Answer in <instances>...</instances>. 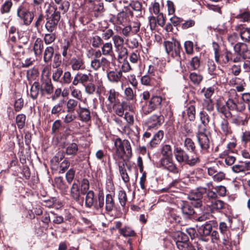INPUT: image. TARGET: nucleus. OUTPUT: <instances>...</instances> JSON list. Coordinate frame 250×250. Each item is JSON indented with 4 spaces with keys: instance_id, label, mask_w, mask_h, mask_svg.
Returning <instances> with one entry per match:
<instances>
[{
    "instance_id": "nucleus-27",
    "label": "nucleus",
    "mask_w": 250,
    "mask_h": 250,
    "mask_svg": "<svg viewBox=\"0 0 250 250\" xmlns=\"http://www.w3.org/2000/svg\"><path fill=\"white\" fill-rule=\"evenodd\" d=\"M114 197V193H109L106 195L105 209L108 212H111L115 207Z\"/></svg>"
},
{
    "instance_id": "nucleus-15",
    "label": "nucleus",
    "mask_w": 250,
    "mask_h": 250,
    "mask_svg": "<svg viewBox=\"0 0 250 250\" xmlns=\"http://www.w3.org/2000/svg\"><path fill=\"white\" fill-rule=\"evenodd\" d=\"M233 48L235 52L242 56L244 59H250V50L246 43H237L234 45Z\"/></svg>"
},
{
    "instance_id": "nucleus-25",
    "label": "nucleus",
    "mask_w": 250,
    "mask_h": 250,
    "mask_svg": "<svg viewBox=\"0 0 250 250\" xmlns=\"http://www.w3.org/2000/svg\"><path fill=\"white\" fill-rule=\"evenodd\" d=\"M79 110H77L80 119L84 122H87L91 119L90 112L86 108L81 107L80 105H79Z\"/></svg>"
},
{
    "instance_id": "nucleus-57",
    "label": "nucleus",
    "mask_w": 250,
    "mask_h": 250,
    "mask_svg": "<svg viewBox=\"0 0 250 250\" xmlns=\"http://www.w3.org/2000/svg\"><path fill=\"white\" fill-rule=\"evenodd\" d=\"M118 53V59H123L126 58L127 55V49L124 46L115 48Z\"/></svg>"
},
{
    "instance_id": "nucleus-8",
    "label": "nucleus",
    "mask_w": 250,
    "mask_h": 250,
    "mask_svg": "<svg viewBox=\"0 0 250 250\" xmlns=\"http://www.w3.org/2000/svg\"><path fill=\"white\" fill-rule=\"evenodd\" d=\"M60 18V12L57 11V7H56L54 13L50 17L46 18V22L45 25L46 29L49 32H53L57 28Z\"/></svg>"
},
{
    "instance_id": "nucleus-32",
    "label": "nucleus",
    "mask_w": 250,
    "mask_h": 250,
    "mask_svg": "<svg viewBox=\"0 0 250 250\" xmlns=\"http://www.w3.org/2000/svg\"><path fill=\"white\" fill-rule=\"evenodd\" d=\"M43 49V43L41 38H38L33 45V50L36 56H40Z\"/></svg>"
},
{
    "instance_id": "nucleus-24",
    "label": "nucleus",
    "mask_w": 250,
    "mask_h": 250,
    "mask_svg": "<svg viewBox=\"0 0 250 250\" xmlns=\"http://www.w3.org/2000/svg\"><path fill=\"white\" fill-rule=\"evenodd\" d=\"M81 191L80 188V186L78 183H74L71 188L70 196L72 199L76 202H78L80 200Z\"/></svg>"
},
{
    "instance_id": "nucleus-14",
    "label": "nucleus",
    "mask_w": 250,
    "mask_h": 250,
    "mask_svg": "<svg viewBox=\"0 0 250 250\" xmlns=\"http://www.w3.org/2000/svg\"><path fill=\"white\" fill-rule=\"evenodd\" d=\"M161 165L166 169L174 173H178L179 169L173 161V157L162 158Z\"/></svg>"
},
{
    "instance_id": "nucleus-51",
    "label": "nucleus",
    "mask_w": 250,
    "mask_h": 250,
    "mask_svg": "<svg viewBox=\"0 0 250 250\" xmlns=\"http://www.w3.org/2000/svg\"><path fill=\"white\" fill-rule=\"evenodd\" d=\"M72 81L71 73L69 71H65L63 73L60 83L62 85H67Z\"/></svg>"
},
{
    "instance_id": "nucleus-62",
    "label": "nucleus",
    "mask_w": 250,
    "mask_h": 250,
    "mask_svg": "<svg viewBox=\"0 0 250 250\" xmlns=\"http://www.w3.org/2000/svg\"><path fill=\"white\" fill-rule=\"evenodd\" d=\"M55 183L57 186L61 190L65 191L67 188V186L66 185L62 177H59L55 179Z\"/></svg>"
},
{
    "instance_id": "nucleus-52",
    "label": "nucleus",
    "mask_w": 250,
    "mask_h": 250,
    "mask_svg": "<svg viewBox=\"0 0 250 250\" xmlns=\"http://www.w3.org/2000/svg\"><path fill=\"white\" fill-rule=\"evenodd\" d=\"M112 41L115 48L124 46V39L119 35H114L112 37Z\"/></svg>"
},
{
    "instance_id": "nucleus-31",
    "label": "nucleus",
    "mask_w": 250,
    "mask_h": 250,
    "mask_svg": "<svg viewBox=\"0 0 250 250\" xmlns=\"http://www.w3.org/2000/svg\"><path fill=\"white\" fill-rule=\"evenodd\" d=\"M217 108L218 111L225 115L226 118L230 116L231 113L229 111L227 101L225 103L222 102L221 101H217Z\"/></svg>"
},
{
    "instance_id": "nucleus-28",
    "label": "nucleus",
    "mask_w": 250,
    "mask_h": 250,
    "mask_svg": "<svg viewBox=\"0 0 250 250\" xmlns=\"http://www.w3.org/2000/svg\"><path fill=\"white\" fill-rule=\"evenodd\" d=\"M199 115L201 124L198 125V130H200V127H202L205 129V130H207V127L209 122V117L204 111H200Z\"/></svg>"
},
{
    "instance_id": "nucleus-2",
    "label": "nucleus",
    "mask_w": 250,
    "mask_h": 250,
    "mask_svg": "<svg viewBox=\"0 0 250 250\" xmlns=\"http://www.w3.org/2000/svg\"><path fill=\"white\" fill-rule=\"evenodd\" d=\"M228 97L227 104L229 110L243 112L245 109V104L241 101L235 90L230 89L228 92Z\"/></svg>"
},
{
    "instance_id": "nucleus-56",
    "label": "nucleus",
    "mask_w": 250,
    "mask_h": 250,
    "mask_svg": "<svg viewBox=\"0 0 250 250\" xmlns=\"http://www.w3.org/2000/svg\"><path fill=\"white\" fill-rule=\"evenodd\" d=\"M118 53V59H123L126 58L127 55V49L124 46L115 48Z\"/></svg>"
},
{
    "instance_id": "nucleus-12",
    "label": "nucleus",
    "mask_w": 250,
    "mask_h": 250,
    "mask_svg": "<svg viewBox=\"0 0 250 250\" xmlns=\"http://www.w3.org/2000/svg\"><path fill=\"white\" fill-rule=\"evenodd\" d=\"M206 130L200 127V130H198L197 137L198 142L202 151H207L209 147L210 143L208 136L205 133Z\"/></svg>"
},
{
    "instance_id": "nucleus-36",
    "label": "nucleus",
    "mask_w": 250,
    "mask_h": 250,
    "mask_svg": "<svg viewBox=\"0 0 250 250\" xmlns=\"http://www.w3.org/2000/svg\"><path fill=\"white\" fill-rule=\"evenodd\" d=\"M78 151V146L75 143L68 144L65 147V153L69 156H76Z\"/></svg>"
},
{
    "instance_id": "nucleus-30",
    "label": "nucleus",
    "mask_w": 250,
    "mask_h": 250,
    "mask_svg": "<svg viewBox=\"0 0 250 250\" xmlns=\"http://www.w3.org/2000/svg\"><path fill=\"white\" fill-rule=\"evenodd\" d=\"M118 167L119 172L123 181L125 183H128L129 182L130 178L128 172L127 171V170L125 167V162H123L122 164L119 163Z\"/></svg>"
},
{
    "instance_id": "nucleus-11",
    "label": "nucleus",
    "mask_w": 250,
    "mask_h": 250,
    "mask_svg": "<svg viewBox=\"0 0 250 250\" xmlns=\"http://www.w3.org/2000/svg\"><path fill=\"white\" fill-rule=\"evenodd\" d=\"M133 108L132 103L125 101H123L121 103L118 102L111 105V110L113 109L115 113L119 117H122L124 115L125 110L128 109L131 111Z\"/></svg>"
},
{
    "instance_id": "nucleus-16",
    "label": "nucleus",
    "mask_w": 250,
    "mask_h": 250,
    "mask_svg": "<svg viewBox=\"0 0 250 250\" xmlns=\"http://www.w3.org/2000/svg\"><path fill=\"white\" fill-rule=\"evenodd\" d=\"M106 97L108 103L107 104V109L110 112L111 111V105L119 102L118 97L119 93L116 91L114 89H110L107 92Z\"/></svg>"
},
{
    "instance_id": "nucleus-7",
    "label": "nucleus",
    "mask_w": 250,
    "mask_h": 250,
    "mask_svg": "<svg viewBox=\"0 0 250 250\" xmlns=\"http://www.w3.org/2000/svg\"><path fill=\"white\" fill-rule=\"evenodd\" d=\"M102 51L97 50L94 53L95 58L91 62L90 66L94 70H98L102 67L103 70L109 68L110 62L104 57H102L101 59L99 58L101 57Z\"/></svg>"
},
{
    "instance_id": "nucleus-60",
    "label": "nucleus",
    "mask_w": 250,
    "mask_h": 250,
    "mask_svg": "<svg viewBox=\"0 0 250 250\" xmlns=\"http://www.w3.org/2000/svg\"><path fill=\"white\" fill-rule=\"evenodd\" d=\"M190 65L192 70H197L200 66V58L197 56L192 58L190 62Z\"/></svg>"
},
{
    "instance_id": "nucleus-13",
    "label": "nucleus",
    "mask_w": 250,
    "mask_h": 250,
    "mask_svg": "<svg viewBox=\"0 0 250 250\" xmlns=\"http://www.w3.org/2000/svg\"><path fill=\"white\" fill-rule=\"evenodd\" d=\"M92 76L91 73L88 74L77 73L74 76L72 81V84L77 86L79 83L84 86L88 82H91L92 80Z\"/></svg>"
},
{
    "instance_id": "nucleus-29",
    "label": "nucleus",
    "mask_w": 250,
    "mask_h": 250,
    "mask_svg": "<svg viewBox=\"0 0 250 250\" xmlns=\"http://www.w3.org/2000/svg\"><path fill=\"white\" fill-rule=\"evenodd\" d=\"M232 171L235 173H244L246 174V171H248V162H245L242 164H236L231 167Z\"/></svg>"
},
{
    "instance_id": "nucleus-4",
    "label": "nucleus",
    "mask_w": 250,
    "mask_h": 250,
    "mask_svg": "<svg viewBox=\"0 0 250 250\" xmlns=\"http://www.w3.org/2000/svg\"><path fill=\"white\" fill-rule=\"evenodd\" d=\"M48 75L49 72L47 71V68L44 67L42 73L41 83L40 84L41 91L42 94L51 95L54 91V86Z\"/></svg>"
},
{
    "instance_id": "nucleus-10",
    "label": "nucleus",
    "mask_w": 250,
    "mask_h": 250,
    "mask_svg": "<svg viewBox=\"0 0 250 250\" xmlns=\"http://www.w3.org/2000/svg\"><path fill=\"white\" fill-rule=\"evenodd\" d=\"M18 17L23 21L24 24L29 25L34 19V14L27 10L23 5H20L17 9Z\"/></svg>"
},
{
    "instance_id": "nucleus-42",
    "label": "nucleus",
    "mask_w": 250,
    "mask_h": 250,
    "mask_svg": "<svg viewBox=\"0 0 250 250\" xmlns=\"http://www.w3.org/2000/svg\"><path fill=\"white\" fill-rule=\"evenodd\" d=\"M122 77V72L120 71H110L107 74V77L110 82H117Z\"/></svg>"
},
{
    "instance_id": "nucleus-53",
    "label": "nucleus",
    "mask_w": 250,
    "mask_h": 250,
    "mask_svg": "<svg viewBox=\"0 0 250 250\" xmlns=\"http://www.w3.org/2000/svg\"><path fill=\"white\" fill-rule=\"evenodd\" d=\"M189 79L190 81L194 84H199L203 79V77L201 75L192 72L190 74Z\"/></svg>"
},
{
    "instance_id": "nucleus-54",
    "label": "nucleus",
    "mask_w": 250,
    "mask_h": 250,
    "mask_svg": "<svg viewBox=\"0 0 250 250\" xmlns=\"http://www.w3.org/2000/svg\"><path fill=\"white\" fill-rule=\"evenodd\" d=\"M56 38V35L55 33L49 32V33L45 34L43 40L46 44H49L53 42Z\"/></svg>"
},
{
    "instance_id": "nucleus-58",
    "label": "nucleus",
    "mask_w": 250,
    "mask_h": 250,
    "mask_svg": "<svg viewBox=\"0 0 250 250\" xmlns=\"http://www.w3.org/2000/svg\"><path fill=\"white\" fill-rule=\"evenodd\" d=\"M63 74V70L61 68H57L52 74V79L54 82H59L61 81V76Z\"/></svg>"
},
{
    "instance_id": "nucleus-38",
    "label": "nucleus",
    "mask_w": 250,
    "mask_h": 250,
    "mask_svg": "<svg viewBox=\"0 0 250 250\" xmlns=\"http://www.w3.org/2000/svg\"><path fill=\"white\" fill-rule=\"evenodd\" d=\"M70 47L71 44L69 41L64 40L61 46L62 55L63 57L67 58L68 56H71Z\"/></svg>"
},
{
    "instance_id": "nucleus-17",
    "label": "nucleus",
    "mask_w": 250,
    "mask_h": 250,
    "mask_svg": "<svg viewBox=\"0 0 250 250\" xmlns=\"http://www.w3.org/2000/svg\"><path fill=\"white\" fill-rule=\"evenodd\" d=\"M180 208L183 217L186 219H191L194 213V209L186 202L182 201L180 204Z\"/></svg>"
},
{
    "instance_id": "nucleus-50",
    "label": "nucleus",
    "mask_w": 250,
    "mask_h": 250,
    "mask_svg": "<svg viewBox=\"0 0 250 250\" xmlns=\"http://www.w3.org/2000/svg\"><path fill=\"white\" fill-rule=\"evenodd\" d=\"M26 120V116L23 114H19L17 116L16 118V122L18 127L19 129H21L24 127Z\"/></svg>"
},
{
    "instance_id": "nucleus-39",
    "label": "nucleus",
    "mask_w": 250,
    "mask_h": 250,
    "mask_svg": "<svg viewBox=\"0 0 250 250\" xmlns=\"http://www.w3.org/2000/svg\"><path fill=\"white\" fill-rule=\"evenodd\" d=\"M126 18V13L123 12L118 13L116 16H113L111 20L114 24L121 25L125 22Z\"/></svg>"
},
{
    "instance_id": "nucleus-33",
    "label": "nucleus",
    "mask_w": 250,
    "mask_h": 250,
    "mask_svg": "<svg viewBox=\"0 0 250 250\" xmlns=\"http://www.w3.org/2000/svg\"><path fill=\"white\" fill-rule=\"evenodd\" d=\"M124 94L125 99V101H127L129 103H130V102H131L132 103L136 102V94L135 93H134L131 87H126L125 89Z\"/></svg>"
},
{
    "instance_id": "nucleus-6",
    "label": "nucleus",
    "mask_w": 250,
    "mask_h": 250,
    "mask_svg": "<svg viewBox=\"0 0 250 250\" xmlns=\"http://www.w3.org/2000/svg\"><path fill=\"white\" fill-rule=\"evenodd\" d=\"M167 53L172 58H179L182 49L179 41L172 39L171 41H165L163 43Z\"/></svg>"
},
{
    "instance_id": "nucleus-61",
    "label": "nucleus",
    "mask_w": 250,
    "mask_h": 250,
    "mask_svg": "<svg viewBox=\"0 0 250 250\" xmlns=\"http://www.w3.org/2000/svg\"><path fill=\"white\" fill-rule=\"evenodd\" d=\"M246 123V120L239 115L234 116L232 120V123L237 125H245Z\"/></svg>"
},
{
    "instance_id": "nucleus-63",
    "label": "nucleus",
    "mask_w": 250,
    "mask_h": 250,
    "mask_svg": "<svg viewBox=\"0 0 250 250\" xmlns=\"http://www.w3.org/2000/svg\"><path fill=\"white\" fill-rule=\"evenodd\" d=\"M181 134L185 136H187L192 133V130L190 125L188 124H185L182 127L181 129Z\"/></svg>"
},
{
    "instance_id": "nucleus-1",
    "label": "nucleus",
    "mask_w": 250,
    "mask_h": 250,
    "mask_svg": "<svg viewBox=\"0 0 250 250\" xmlns=\"http://www.w3.org/2000/svg\"><path fill=\"white\" fill-rule=\"evenodd\" d=\"M85 194V206L86 208H93L97 210L103 208L104 200L103 193H99L98 198L92 190L88 191Z\"/></svg>"
},
{
    "instance_id": "nucleus-37",
    "label": "nucleus",
    "mask_w": 250,
    "mask_h": 250,
    "mask_svg": "<svg viewBox=\"0 0 250 250\" xmlns=\"http://www.w3.org/2000/svg\"><path fill=\"white\" fill-rule=\"evenodd\" d=\"M41 91L40 84L38 82H35L32 85L30 88V96L32 99H36L39 95V91Z\"/></svg>"
},
{
    "instance_id": "nucleus-64",
    "label": "nucleus",
    "mask_w": 250,
    "mask_h": 250,
    "mask_svg": "<svg viewBox=\"0 0 250 250\" xmlns=\"http://www.w3.org/2000/svg\"><path fill=\"white\" fill-rule=\"evenodd\" d=\"M237 17L241 19L242 21L248 22L250 21V11H247L243 12L238 15Z\"/></svg>"
},
{
    "instance_id": "nucleus-48",
    "label": "nucleus",
    "mask_w": 250,
    "mask_h": 250,
    "mask_svg": "<svg viewBox=\"0 0 250 250\" xmlns=\"http://www.w3.org/2000/svg\"><path fill=\"white\" fill-rule=\"evenodd\" d=\"M184 147L189 152L195 150V146L193 141L189 138H186L184 141Z\"/></svg>"
},
{
    "instance_id": "nucleus-34",
    "label": "nucleus",
    "mask_w": 250,
    "mask_h": 250,
    "mask_svg": "<svg viewBox=\"0 0 250 250\" xmlns=\"http://www.w3.org/2000/svg\"><path fill=\"white\" fill-rule=\"evenodd\" d=\"M80 105L77 100L74 99H69L66 102V111L68 113H73L78 106Z\"/></svg>"
},
{
    "instance_id": "nucleus-41",
    "label": "nucleus",
    "mask_w": 250,
    "mask_h": 250,
    "mask_svg": "<svg viewBox=\"0 0 250 250\" xmlns=\"http://www.w3.org/2000/svg\"><path fill=\"white\" fill-rule=\"evenodd\" d=\"M164 137V132L162 130L158 131L154 136L153 139L150 142L151 147H155L156 145L160 143Z\"/></svg>"
},
{
    "instance_id": "nucleus-19",
    "label": "nucleus",
    "mask_w": 250,
    "mask_h": 250,
    "mask_svg": "<svg viewBox=\"0 0 250 250\" xmlns=\"http://www.w3.org/2000/svg\"><path fill=\"white\" fill-rule=\"evenodd\" d=\"M235 30L239 32L242 40L248 42H250V28L239 24L235 26Z\"/></svg>"
},
{
    "instance_id": "nucleus-55",
    "label": "nucleus",
    "mask_w": 250,
    "mask_h": 250,
    "mask_svg": "<svg viewBox=\"0 0 250 250\" xmlns=\"http://www.w3.org/2000/svg\"><path fill=\"white\" fill-rule=\"evenodd\" d=\"M38 71L37 69L32 68L27 71V78L29 81L35 80L38 75Z\"/></svg>"
},
{
    "instance_id": "nucleus-18",
    "label": "nucleus",
    "mask_w": 250,
    "mask_h": 250,
    "mask_svg": "<svg viewBox=\"0 0 250 250\" xmlns=\"http://www.w3.org/2000/svg\"><path fill=\"white\" fill-rule=\"evenodd\" d=\"M219 132L225 136H230L232 133V130L228 121L225 118H222L219 121Z\"/></svg>"
},
{
    "instance_id": "nucleus-22",
    "label": "nucleus",
    "mask_w": 250,
    "mask_h": 250,
    "mask_svg": "<svg viewBox=\"0 0 250 250\" xmlns=\"http://www.w3.org/2000/svg\"><path fill=\"white\" fill-rule=\"evenodd\" d=\"M205 192L206 189L204 187L198 188L196 190L192 191L189 193L188 198L189 200H201Z\"/></svg>"
},
{
    "instance_id": "nucleus-46",
    "label": "nucleus",
    "mask_w": 250,
    "mask_h": 250,
    "mask_svg": "<svg viewBox=\"0 0 250 250\" xmlns=\"http://www.w3.org/2000/svg\"><path fill=\"white\" fill-rule=\"evenodd\" d=\"M173 237L176 242H188V240L187 235L180 231L175 232L173 234Z\"/></svg>"
},
{
    "instance_id": "nucleus-3",
    "label": "nucleus",
    "mask_w": 250,
    "mask_h": 250,
    "mask_svg": "<svg viewBox=\"0 0 250 250\" xmlns=\"http://www.w3.org/2000/svg\"><path fill=\"white\" fill-rule=\"evenodd\" d=\"M225 203L222 200H215L207 204L204 207L205 211L203 214L197 219L199 221H203L208 218L209 213L220 212L224 208Z\"/></svg>"
},
{
    "instance_id": "nucleus-45",
    "label": "nucleus",
    "mask_w": 250,
    "mask_h": 250,
    "mask_svg": "<svg viewBox=\"0 0 250 250\" xmlns=\"http://www.w3.org/2000/svg\"><path fill=\"white\" fill-rule=\"evenodd\" d=\"M57 6L56 7H54V9L57 7V10L58 9L62 11L63 14L66 13L69 7V2L67 0H63L62 1L59 2L58 3H56Z\"/></svg>"
},
{
    "instance_id": "nucleus-35",
    "label": "nucleus",
    "mask_w": 250,
    "mask_h": 250,
    "mask_svg": "<svg viewBox=\"0 0 250 250\" xmlns=\"http://www.w3.org/2000/svg\"><path fill=\"white\" fill-rule=\"evenodd\" d=\"M127 144H128V151L126 149V147H125V146L123 145V147H122L123 149V153L121 155V156H118L117 159H123L124 161L125 158V159H129L131 157L132 155V149L130 143L128 140Z\"/></svg>"
},
{
    "instance_id": "nucleus-44",
    "label": "nucleus",
    "mask_w": 250,
    "mask_h": 250,
    "mask_svg": "<svg viewBox=\"0 0 250 250\" xmlns=\"http://www.w3.org/2000/svg\"><path fill=\"white\" fill-rule=\"evenodd\" d=\"M142 110L144 114L147 115L155 110L150 101L147 103L143 101H141Z\"/></svg>"
},
{
    "instance_id": "nucleus-9",
    "label": "nucleus",
    "mask_w": 250,
    "mask_h": 250,
    "mask_svg": "<svg viewBox=\"0 0 250 250\" xmlns=\"http://www.w3.org/2000/svg\"><path fill=\"white\" fill-rule=\"evenodd\" d=\"M114 144L113 146L112 147V150L113 152V156L115 160H117L118 156H121L123 153L122 147L123 145L126 147V149L128 151V144L127 140H122L121 138L117 137L112 140Z\"/></svg>"
},
{
    "instance_id": "nucleus-23",
    "label": "nucleus",
    "mask_w": 250,
    "mask_h": 250,
    "mask_svg": "<svg viewBox=\"0 0 250 250\" xmlns=\"http://www.w3.org/2000/svg\"><path fill=\"white\" fill-rule=\"evenodd\" d=\"M70 64L73 70L78 71L83 68L84 62L81 57H74L70 60Z\"/></svg>"
},
{
    "instance_id": "nucleus-26",
    "label": "nucleus",
    "mask_w": 250,
    "mask_h": 250,
    "mask_svg": "<svg viewBox=\"0 0 250 250\" xmlns=\"http://www.w3.org/2000/svg\"><path fill=\"white\" fill-rule=\"evenodd\" d=\"M102 54L104 56H110L112 58L115 57L112 44L110 42L103 43L101 47Z\"/></svg>"
},
{
    "instance_id": "nucleus-40",
    "label": "nucleus",
    "mask_w": 250,
    "mask_h": 250,
    "mask_svg": "<svg viewBox=\"0 0 250 250\" xmlns=\"http://www.w3.org/2000/svg\"><path fill=\"white\" fill-rule=\"evenodd\" d=\"M54 52V49L52 46L47 47L43 53V61L47 63L50 62L52 60Z\"/></svg>"
},
{
    "instance_id": "nucleus-47",
    "label": "nucleus",
    "mask_w": 250,
    "mask_h": 250,
    "mask_svg": "<svg viewBox=\"0 0 250 250\" xmlns=\"http://www.w3.org/2000/svg\"><path fill=\"white\" fill-rule=\"evenodd\" d=\"M120 233L124 237H131L135 236L136 233L134 230L129 227H125L119 229Z\"/></svg>"
},
{
    "instance_id": "nucleus-5",
    "label": "nucleus",
    "mask_w": 250,
    "mask_h": 250,
    "mask_svg": "<svg viewBox=\"0 0 250 250\" xmlns=\"http://www.w3.org/2000/svg\"><path fill=\"white\" fill-rule=\"evenodd\" d=\"M174 153L176 160L179 163H185L190 166H193L199 162L198 157H192L190 158L187 153L180 147H176L174 149Z\"/></svg>"
},
{
    "instance_id": "nucleus-20",
    "label": "nucleus",
    "mask_w": 250,
    "mask_h": 250,
    "mask_svg": "<svg viewBox=\"0 0 250 250\" xmlns=\"http://www.w3.org/2000/svg\"><path fill=\"white\" fill-rule=\"evenodd\" d=\"M212 226L210 224H206L201 226L198 229V233L201 237V240L204 241L208 240L206 238V236H208L210 234L212 231Z\"/></svg>"
},
{
    "instance_id": "nucleus-21",
    "label": "nucleus",
    "mask_w": 250,
    "mask_h": 250,
    "mask_svg": "<svg viewBox=\"0 0 250 250\" xmlns=\"http://www.w3.org/2000/svg\"><path fill=\"white\" fill-rule=\"evenodd\" d=\"M164 121V117L161 115H153L147 120L148 126L149 128L160 125Z\"/></svg>"
},
{
    "instance_id": "nucleus-59",
    "label": "nucleus",
    "mask_w": 250,
    "mask_h": 250,
    "mask_svg": "<svg viewBox=\"0 0 250 250\" xmlns=\"http://www.w3.org/2000/svg\"><path fill=\"white\" fill-rule=\"evenodd\" d=\"M91 41L92 45L95 48H99L102 44H103L102 38L97 35L93 37Z\"/></svg>"
},
{
    "instance_id": "nucleus-43",
    "label": "nucleus",
    "mask_w": 250,
    "mask_h": 250,
    "mask_svg": "<svg viewBox=\"0 0 250 250\" xmlns=\"http://www.w3.org/2000/svg\"><path fill=\"white\" fill-rule=\"evenodd\" d=\"M162 158L173 157L171 146L169 145L162 146L161 151Z\"/></svg>"
},
{
    "instance_id": "nucleus-49",
    "label": "nucleus",
    "mask_w": 250,
    "mask_h": 250,
    "mask_svg": "<svg viewBox=\"0 0 250 250\" xmlns=\"http://www.w3.org/2000/svg\"><path fill=\"white\" fill-rule=\"evenodd\" d=\"M162 100H163L161 97L158 96H154L151 97L149 101L155 110L160 107Z\"/></svg>"
}]
</instances>
